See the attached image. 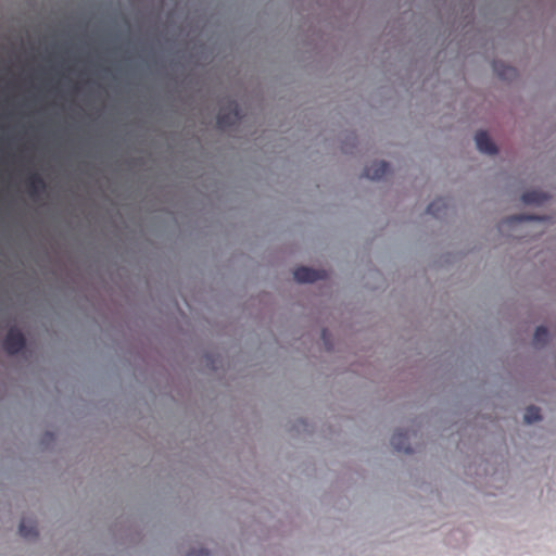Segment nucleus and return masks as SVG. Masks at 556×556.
<instances>
[{
  "label": "nucleus",
  "mask_w": 556,
  "mask_h": 556,
  "mask_svg": "<svg viewBox=\"0 0 556 556\" xmlns=\"http://www.w3.org/2000/svg\"><path fill=\"white\" fill-rule=\"evenodd\" d=\"M245 117L243 110L236 99L228 98L216 116V128L225 131L236 127Z\"/></svg>",
  "instance_id": "nucleus-1"
},
{
  "label": "nucleus",
  "mask_w": 556,
  "mask_h": 556,
  "mask_svg": "<svg viewBox=\"0 0 556 556\" xmlns=\"http://www.w3.org/2000/svg\"><path fill=\"white\" fill-rule=\"evenodd\" d=\"M28 348L25 332L16 325H11L2 340V349L9 356L23 355Z\"/></svg>",
  "instance_id": "nucleus-2"
},
{
  "label": "nucleus",
  "mask_w": 556,
  "mask_h": 556,
  "mask_svg": "<svg viewBox=\"0 0 556 556\" xmlns=\"http://www.w3.org/2000/svg\"><path fill=\"white\" fill-rule=\"evenodd\" d=\"M28 194L34 201H39L47 194L49 185L38 172H31L27 179Z\"/></svg>",
  "instance_id": "nucleus-3"
},
{
  "label": "nucleus",
  "mask_w": 556,
  "mask_h": 556,
  "mask_svg": "<svg viewBox=\"0 0 556 556\" xmlns=\"http://www.w3.org/2000/svg\"><path fill=\"white\" fill-rule=\"evenodd\" d=\"M293 278L301 285L314 283L318 280L326 279L327 271L325 269H316L309 266H299L293 271Z\"/></svg>",
  "instance_id": "nucleus-4"
},
{
  "label": "nucleus",
  "mask_w": 556,
  "mask_h": 556,
  "mask_svg": "<svg viewBox=\"0 0 556 556\" xmlns=\"http://www.w3.org/2000/svg\"><path fill=\"white\" fill-rule=\"evenodd\" d=\"M475 144L477 150L485 155H496L498 153V148L496 143L492 140L490 135L484 129H479L473 137Z\"/></svg>",
  "instance_id": "nucleus-5"
},
{
  "label": "nucleus",
  "mask_w": 556,
  "mask_h": 556,
  "mask_svg": "<svg viewBox=\"0 0 556 556\" xmlns=\"http://www.w3.org/2000/svg\"><path fill=\"white\" fill-rule=\"evenodd\" d=\"M551 220H552V217L549 215L521 213V214H514V215L507 216L503 220V224L507 225L508 227H514L517 224L526 223V222L549 223Z\"/></svg>",
  "instance_id": "nucleus-6"
},
{
  "label": "nucleus",
  "mask_w": 556,
  "mask_h": 556,
  "mask_svg": "<svg viewBox=\"0 0 556 556\" xmlns=\"http://www.w3.org/2000/svg\"><path fill=\"white\" fill-rule=\"evenodd\" d=\"M494 74L503 81L511 83L518 77L516 67L501 60H494L491 64Z\"/></svg>",
  "instance_id": "nucleus-7"
},
{
  "label": "nucleus",
  "mask_w": 556,
  "mask_h": 556,
  "mask_svg": "<svg viewBox=\"0 0 556 556\" xmlns=\"http://www.w3.org/2000/svg\"><path fill=\"white\" fill-rule=\"evenodd\" d=\"M389 168L390 164L387 161L374 162L364 168L363 176L370 180L379 181L383 178Z\"/></svg>",
  "instance_id": "nucleus-8"
},
{
  "label": "nucleus",
  "mask_w": 556,
  "mask_h": 556,
  "mask_svg": "<svg viewBox=\"0 0 556 556\" xmlns=\"http://www.w3.org/2000/svg\"><path fill=\"white\" fill-rule=\"evenodd\" d=\"M390 443L396 452H403L405 454H412L414 452L409 444L407 433L401 429L394 431L390 439Z\"/></svg>",
  "instance_id": "nucleus-9"
},
{
  "label": "nucleus",
  "mask_w": 556,
  "mask_h": 556,
  "mask_svg": "<svg viewBox=\"0 0 556 556\" xmlns=\"http://www.w3.org/2000/svg\"><path fill=\"white\" fill-rule=\"evenodd\" d=\"M549 199L551 195L547 192L541 190H528L525 191L520 197V200L523 204L534 206H541Z\"/></svg>",
  "instance_id": "nucleus-10"
},
{
  "label": "nucleus",
  "mask_w": 556,
  "mask_h": 556,
  "mask_svg": "<svg viewBox=\"0 0 556 556\" xmlns=\"http://www.w3.org/2000/svg\"><path fill=\"white\" fill-rule=\"evenodd\" d=\"M447 210L446 201L443 198L432 200L426 207V213L434 218H442Z\"/></svg>",
  "instance_id": "nucleus-11"
},
{
  "label": "nucleus",
  "mask_w": 556,
  "mask_h": 556,
  "mask_svg": "<svg viewBox=\"0 0 556 556\" xmlns=\"http://www.w3.org/2000/svg\"><path fill=\"white\" fill-rule=\"evenodd\" d=\"M549 341V331L544 325L535 328L533 333V345L538 349L544 348Z\"/></svg>",
  "instance_id": "nucleus-12"
},
{
  "label": "nucleus",
  "mask_w": 556,
  "mask_h": 556,
  "mask_svg": "<svg viewBox=\"0 0 556 556\" xmlns=\"http://www.w3.org/2000/svg\"><path fill=\"white\" fill-rule=\"evenodd\" d=\"M18 533L24 539H37L39 532L34 521L22 520L18 526Z\"/></svg>",
  "instance_id": "nucleus-13"
},
{
  "label": "nucleus",
  "mask_w": 556,
  "mask_h": 556,
  "mask_svg": "<svg viewBox=\"0 0 556 556\" xmlns=\"http://www.w3.org/2000/svg\"><path fill=\"white\" fill-rule=\"evenodd\" d=\"M357 136L354 132H349L341 140L340 149L344 154H353L357 147Z\"/></svg>",
  "instance_id": "nucleus-14"
},
{
  "label": "nucleus",
  "mask_w": 556,
  "mask_h": 556,
  "mask_svg": "<svg viewBox=\"0 0 556 556\" xmlns=\"http://www.w3.org/2000/svg\"><path fill=\"white\" fill-rule=\"evenodd\" d=\"M211 58V51L206 45L201 43L194 53H190L188 59L193 61L195 65H201V61H207Z\"/></svg>",
  "instance_id": "nucleus-15"
},
{
  "label": "nucleus",
  "mask_w": 556,
  "mask_h": 556,
  "mask_svg": "<svg viewBox=\"0 0 556 556\" xmlns=\"http://www.w3.org/2000/svg\"><path fill=\"white\" fill-rule=\"evenodd\" d=\"M542 420L541 410L535 405H530L526 408V412L523 414V421L526 425H532L534 422H538Z\"/></svg>",
  "instance_id": "nucleus-16"
},
{
  "label": "nucleus",
  "mask_w": 556,
  "mask_h": 556,
  "mask_svg": "<svg viewBox=\"0 0 556 556\" xmlns=\"http://www.w3.org/2000/svg\"><path fill=\"white\" fill-rule=\"evenodd\" d=\"M202 358L211 371L218 369L219 356L217 354L206 351L203 353Z\"/></svg>",
  "instance_id": "nucleus-17"
},
{
  "label": "nucleus",
  "mask_w": 556,
  "mask_h": 556,
  "mask_svg": "<svg viewBox=\"0 0 556 556\" xmlns=\"http://www.w3.org/2000/svg\"><path fill=\"white\" fill-rule=\"evenodd\" d=\"M126 65H127V71L126 72L142 70L143 65L147 68L149 67V64L142 58H139L136 61L127 59L126 60Z\"/></svg>",
  "instance_id": "nucleus-18"
},
{
  "label": "nucleus",
  "mask_w": 556,
  "mask_h": 556,
  "mask_svg": "<svg viewBox=\"0 0 556 556\" xmlns=\"http://www.w3.org/2000/svg\"><path fill=\"white\" fill-rule=\"evenodd\" d=\"M320 339L325 345L326 351L330 352L333 349V344L330 338V333L326 328L321 329Z\"/></svg>",
  "instance_id": "nucleus-19"
},
{
  "label": "nucleus",
  "mask_w": 556,
  "mask_h": 556,
  "mask_svg": "<svg viewBox=\"0 0 556 556\" xmlns=\"http://www.w3.org/2000/svg\"><path fill=\"white\" fill-rule=\"evenodd\" d=\"M55 441V434L54 432L52 431H46L41 439H40V444L43 445V446H49L50 444H52L53 442Z\"/></svg>",
  "instance_id": "nucleus-20"
},
{
  "label": "nucleus",
  "mask_w": 556,
  "mask_h": 556,
  "mask_svg": "<svg viewBox=\"0 0 556 556\" xmlns=\"http://www.w3.org/2000/svg\"><path fill=\"white\" fill-rule=\"evenodd\" d=\"M187 556H211V553L207 548L201 547V548H191Z\"/></svg>",
  "instance_id": "nucleus-21"
},
{
  "label": "nucleus",
  "mask_w": 556,
  "mask_h": 556,
  "mask_svg": "<svg viewBox=\"0 0 556 556\" xmlns=\"http://www.w3.org/2000/svg\"><path fill=\"white\" fill-rule=\"evenodd\" d=\"M293 429L296 430V431H300V430H303V431H308V424L305 419L303 418H299L294 426H293Z\"/></svg>",
  "instance_id": "nucleus-22"
},
{
  "label": "nucleus",
  "mask_w": 556,
  "mask_h": 556,
  "mask_svg": "<svg viewBox=\"0 0 556 556\" xmlns=\"http://www.w3.org/2000/svg\"><path fill=\"white\" fill-rule=\"evenodd\" d=\"M109 75H111L114 79H116V75H113L112 71H110L108 68L102 70L103 77H108Z\"/></svg>",
  "instance_id": "nucleus-23"
},
{
  "label": "nucleus",
  "mask_w": 556,
  "mask_h": 556,
  "mask_svg": "<svg viewBox=\"0 0 556 556\" xmlns=\"http://www.w3.org/2000/svg\"><path fill=\"white\" fill-rule=\"evenodd\" d=\"M170 64H172L173 68H180V67H182V65L178 61H176V60H173Z\"/></svg>",
  "instance_id": "nucleus-24"
}]
</instances>
